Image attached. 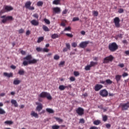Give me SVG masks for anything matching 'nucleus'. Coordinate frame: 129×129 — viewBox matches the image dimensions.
I'll return each instance as SVG.
<instances>
[{"label": "nucleus", "instance_id": "50", "mask_svg": "<svg viewBox=\"0 0 129 129\" xmlns=\"http://www.w3.org/2000/svg\"><path fill=\"white\" fill-rule=\"evenodd\" d=\"M66 46L67 47V48H68V50H71L70 43H66Z\"/></svg>", "mask_w": 129, "mask_h": 129}, {"label": "nucleus", "instance_id": "32", "mask_svg": "<svg viewBox=\"0 0 129 129\" xmlns=\"http://www.w3.org/2000/svg\"><path fill=\"white\" fill-rule=\"evenodd\" d=\"M94 124H95V125H98L99 124H100V120H95L93 122Z\"/></svg>", "mask_w": 129, "mask_h": 129}, {"label": "nucleus", "instance_id": "58", "mask_svg": "<svg viewBox=\"0 0 129 129\" xmlns=\"http://www.w3.org/2000/svg\"><path fill=\"white\" fill-rule=\"evenodd\" d=\"M118 66L119 67H120V68H123V67H124V64H123V63H119L118 64Z\"/></svg>", "mask_w": 129, "mask_h": 129}, {"label": "nucleus", "instance_id": "8", "mask_svg": "<svg viewBox=\"0 0 129 129\" xmlns=\"http://www.w3.org/2000/svg\"><path fill=\"white\" fill-rule=\"evenodd\" d=\"M113 22L115 24V26L116 28H119V27H120V24H119L120 22V20L119 19V18L115 17L113 19Z\"/></svg>", "mask_w": 129, "mask_h": 129}, {"label": "nucleus", "instance_id": "64", "mask_svg": "<svg viewBox=\"0 0 129 129\" xmlns=\"http://www.w3.org/2000/svg\"><path fill=\"white\" fill-rule=\"evenodd\" d=\"M90 129H98V127L95 126H93L90 127Z\"/></svg>", "mask_w": 129, "mask_h": 129}, {"label": "nucleus", "instance_id": "40", "mask_svg": "<svg viewBox=\"0 0 129 129\" xmlns=\"http://www.w3.org/2000/svg\"><path fill=\"white\" fill-rule=\"evenodd\" d=\"M53 58L54 60H59L60 59V56L58 55V54H55Z\"/></svg>", "mask_w": 129, "mask_h": 129}, {"label": "nucleus", "instance_id": "29", "mask_svg": "<svg viewBox=\"0 0 129 129\" xmlns=\"http://www.w3.org/2000/svg\"><path fill=\"white\" fill-rule=\"evenodd\" d=\"M106 84H108L110 85V84H112V81L110 80V79H107L105 81Z\"/></svg>", "mask_w": 129, "mask_h": 129}, {"label": "nucleus", "instance_id": "13", "mask_svg": "<svg viewBox=\"0 0 129 129\" xmlns=\"http://www.w3.org/2000/svg\"><path fill=\"white\" fill-rule=\"evenodd\" d=\"M102 87H103V86L102 85L96 84L95 86L94 90L95 91H99V90H100Z\"/></svg>", "mask_w": 129, "mask_h": 129}, {"label": "nucleus", "instance_id": "43", "mask_svg": "<svg viewBox=\"0 0 129 129\" xmlns=\"http://www.w3.org/2000/svg\"><path fill=\"white\" fill-rule=\"evenodd\" d=\"M6 113V111L4 109L0 108V114H5Z\"/></svg>", "mask_w": 129, "mask_h": 129}, {"label": "nucleus", "instance_id": "33", "mask_svg": "<svg viewBox=\"0 0 129 129\" xmlns=\"http://www.w3.org/2000/svg\"><path fill=\"white\" fill-rule=\"evenodd\" d=\"M43 21L45 22V24H47V25H50V24H51V22H50V20L48 19L44 18Z\"/></svg>", "mask_w": 129, "mask_h": 129}, {"label": "nucleus", "instance_id": "3", "mask_svg": "<svg viewBox=\"0 0 129 129\" xmlns=\"http://www.w3.org/2000/svg\"><path fill=\"white\" fill-rule=\"evenodd\" d=\"M38 97H40L41 98H45V97L48 99V100H52V96L50 93L47 92H42L38 95Z\"/></svg>", "mask_w": 129, "mask_h": 129}, {"label": "nucleus", "instance_id": "26", "mask_svg": "<svg viewBox=\"0 0 129 129\" xmlns=\"http://www.w3.org/2000/svg\"><path fill=\"white\" fill-rule=\"evenodd\" d=\"M59 89L61 91H63L65 90V89H66V86L60 85L59 86Z\"/></svg>", "mask_w": 129, "mask_h": 129}, {"label": "nucleus", "instance_id": "18", "mask_svg": "<svg viewBox=\"0 0 129 129\" xmlns=\"http://www.w3.org/2000/svg\"><path fill=\"white\" fill-rule=\"evenodd\" d=\"M11 103L12 104H14L15 107H18L19 106V105L18 104V102H17V101L16 100L12 99Z\"/></svg>", "mask_w": 129, "mask_h": 129}, {"label": "nucleus", "instance_id": "49", "mask_svg": "<svg viewBox=\"0 0 129 129\" xmlns=\"http://www.w3.org/2000/svg\"><path fill=\"white\" fill-rule=\"evenodd\" d=\"M23 33H25V30L23 29V28H21L19 30V34H23Z\"/></svg>", "mask_w": 129, "mask_h": 129}, {"label": "nucleus", "instance_id": "57", "mask_svg": "<svg viewBox=\"0 0 129 129\" xmlns=\"http://www.w3.org/2000/svg\"><path fill=\"white\" fill-rule=\"evenodd\" d=\"M124 11L122 9L120 8L118 10V12L119 14H122L123 13Z\"/></svg>", "mask_w": 129, "mask_h": 129}, {"label": "nucleus", "instance_id": "41", "mask_svg": "<svg viewBox=\"0 0 129 129\" xmlns=\"http://www.w3.org/2000/svg\"><path fill=\"white\" fill-rule=\"evenodd\" d=\"M43 4L44 3H43V2L42 1H39L38 2H37L38 7H42V6H43Z\"/></svg>", "mask_w": 129, "mask_h": 129}, {"label": "nucleus", "instance_id": "45", "mask_svg": "<svg viewBox=\"0 0 129 129\" xmlns=\"http://www.w3.org/2000/svg\"><path fill=\"white\" fill-rule=\"evenodd\" d=\"M5 123H6V124H13V123H14V122L12 121H6L5 122Z\"/></svg>", "mask_w": 129, "mask_h": 129}, {"label": "nucleus", "instance_id": "38", "mask_svg": "<svg viewBox=\"0 0 129 129\" xmlns=\"http://www.w3.org/2000/svg\"><path fill=\"white\" fill-rule=\"evenodd\" d=\"M51 127L52 129H59L60 128V126L58 125H53Z\"/></svg>", "mask_w": 129, "mask_h": 129}, {"label": "nucleus", "instance_id": "56", "mask_svg": "<svg viewBox=\"0 0 129 129\" xmlns=\"http://www.w3.org/2000/svg\"><path fill=\"white\" fill-rule=\"evenodd\" d=\"M68 12V10L66 9V10H64L62 11V15H66V14H67Z\"/></svg>", "mask_w": 129, "mask_h": 129}, {"label": "nucleus", "instance_id": "2", "mask_svg": "<svg viewBox=\"0 0 129 129\" xmlns=\"http://www.w3.org/2000/svg\"><path fill=\"white\" fill-rule=\"evenodd\" d=\"M1 19H3L2 22L3 24H6L7 22H12L14 21V18L13 16L4 15L1 17Z\"/></svg>", "mask_w": 129, "mask_h": 129}, {"label": "nucleus", "instance_id": "11", "mask_svg": "<svg viewBox=\"0 0 129 129\" xmlns=\"http://www.w3.org/2000/svg\"><path fill=\"white\" fill-rule=\"evenodd\" d=\"M36 105H38L36 107V109L37 111L40 112V111H41V110H42V109H43V105H42V103H39V102H36Z\"/></svg>", "mask_w": 129, "mask_h": 129}, {"label": "nucleus", "instance_id": "44", "mask_svg": "<svg viewBox=\"0 0 129 129\" xmlns=\"http://www.w3.org/2000/svg\"><path fill=\"white\" fill-rule=\"evenodd\" d=\"M107 116L106 115H105L104 116H103V119H102V120L103 121H107Z\"/></svg>", "mask_w": 129, "mask_h": 129}, {"label": "nucleus", "instance_id": "1", "mask_svg": "<svg viewBox=\"0 0 129 129\" xmlns=\"http://www.w3.org/2000/svg\"><path fill=\"white\" fill-rule=\"evenodd\" d=\"M117 49H118V45L116 42H112V43L109 44L108 49L110 52H115Z\"/></svg>", "mask_w": 129, "mask_h": 129}, {"label": "nucleus", "instance_id": "42", "mask_svg": "<svg viewBox=\"0 0 129 129\" xmlns=\"http://www.w3.org/2000/svg\"><path fill=\"white\" fill-rule=\"evenodd\" d=\"M91 68V67L90 66V64H89V65H87V66L85 67V70L86 71H88L90 70Z\"/></svg>", "mask_w": 129, "mask_h": 129}, {"label": "nucleus", "instance_id": "35", "mask_svg": "<svg viewBox=\"0 0 129 129\" xmlns=\"http://www.w3.org/2000/svg\"><path fill=\"white\" fill-rule=\"evenodd\" d=\"M123 36V34H119L116 36V39H118V38L119 39H122Z\"/></svg>", "mask_w": 129, "mask_h": 129}, {"label": "nucleus", "instance_id": "47", "mask_svg": "<svg viewBox=\"0 0 129 129\" xmlns=\"http://www.w3.org/2000/svg\"><path fill=\"white\" fill-rule=\"evenodd\" d=\"M66 35L67 36V37H69L70 38H73V34L66 33Z\"/></svg>", "mask_w": 129, "mask_h": 129}, {"label": "nucleus", "instance_id": "25", "mask_svg": "<svg viewBox=\"0 0 129 129\" xmlns=\"http://www.w3.org/2000/svg\"><path fill=\"white\" fill-rule=\"evenodd\" d=\"M42 29L45 32H49V31H50L49 28H48V27H47L46 25H43Z\"/></svg>", "mask_w": 129, "mask_h": 129}, {"label": "nucleus", "instance_id": "19", "mask_svg": "<svg viewBox=\"0 0 129 129\" xmlns=\"http://www.w3.org/2000/svg\"><path fill=\"white\" fill-rule=\"evenodd\" d=\"M53 5L58 6V5H61V0H54L52 2Z\"/></svg>", "mask_w": 129, "mask_h": 129}, {"label": "nucleus", "instance_id": "22", "mask_svg": "<svg viewBox=\"0 0 129 129\" xmlns=\"http://www.w3.org/2000/svg\"><path fill=\"white\" fill-rule=\"evenodd\" d=\"M5 10L7 11V12H10V11H13V10H14V8H13V7L11 6H6Z\"/></svg>", "mask_w": 129, "mask_h": 129}, {"label": "nucleus", "instance_id": "30", "mask_svg": "<svg viewBox=\"0 0 129 129\" xmlns=\"http://www.w3.org/2000/svg\"><path fill=\"white\" fill-rule=\"evenodd\" d=\"M54 118L56 120V121H58L59 123L63 122V119H62L59 117H55Z\"/></svg>", "mask_w": 129, "mask_h": 129}, {"label": "nucleus", "instance_id": "10", "mask_svg": "<svg viewBox=\"0 0 129 129\" xmlns=\"http://www.w3.org/2000/svg\"><path fill=\"white\" fill-rule=\"evenodd\" d=\"M100 95L103 97H105L108 95V92L105 89L102 90L100 91Z\"/></svg>", "mask_w": 129, "mask_h": 129}, {"label": "nucleus", "instance_id": "39", "mask_svg": "<svg viewBox=\"0 0 129 129\" xmlns=\"http://www.w3.org/2000/svg\"><path fill=\"white\" fill-rule=\"evenodd\" d=\"M32 17H33V18H35V19H36L37 20H38V19H39V14L35 13L34 14L32 15Z\"/></svg>", "mask_w": 129, "mask_h": 129}, {"label": "nucleus", "instance_id": "59", "mask_svg": "<svg viewBox=\"0 0 129 129\" xmlns=\"http://www.w3.org/2000/svg\"><path fill=\"white\" fill-rule=\"evenodd\" d=\"M122 77H126V76H128V74L127 73H123L122 75Z\"/></svg>", "mask_w": 129, "mask_h": 129}, {"label": "nucleus", "instance_id": "20", "mask_svg": "<svg viewBox=\"0 0 129 129\" xmlns=\"http://www.w3.org/2000/svg\"><path fill=\"white\" fill-rule=\"evenodd\" d=\"M32 55L30 54L24 57L23 59L24 60H27V61H31V59H32Z\"/></svg>", "mask_w": 129, "mask_h": 129}, {"label": "nucleus", "instance_id": "53", "mask_svg": "<svg viewBox=\"0 0 129 129\" xmlns=\"http://www.w3.org/2000/svg\"><path fill=\"white\" fill-rule=\"evenodd\" d=\"M77 21H79V18H78V17H74L73 19V22H76Z\"/></svg>", "mask_w": 129, "mask_h": 129}, {"label": "nucleus", "instance_id": "60", "mask_svg": "<svg viewBox=\"0 0 129 129\" xmlns=\"http://www.w3.org/2000/svg\"><path fill=\"white\" fill-rule=\"evenodd\" d=\"M70 81H75V78L74 77H71L70 78Z\"/></svg>", "mask_w": 129, "mask_h": 129}, {"label": "nucleus", "instance_id": "27", "mask_svg": "<svg viewBox=\"0 0 129 129\" xmlns=\"http://www.w3.org/2000/svg\"><path fill=\"white\" fill-rule=\"evenodd\" d=\"M46 110L48 113H54V110L52 109L47 108L46 109Z\"/></svg>", "mask_w": 129, "mask_h": 129}, {"label": "nucleus", "instance_id": "51", "mask_svg": "<svg viewBox=\"0 0 129 129\" xmlns=\"http://www.w3.org/2000/svg\"><path fill=\"white\" fill-rule=\"evenodd\" d=\"M72 47H74V48H76L77 47V43L76 42H73L72 43Z\"/></svg>", "mask_w": 129, "mask_h": 129}, {"label": "nucleus", "instance_id": "34", "mask_svg": "<svg viewBox=\"0 0 129 129\" xmlns=\"http://www.w3.org/2000/svg\"><path fill=\"white\" fill-rule=\"evenodd\" d=\"M18 74H19V75H24V74H25V71H24V70H19Z\"/></svg>", "mask_w": 129, "mask_h": 129}, {"label": "nucleus", "instance_id": "48", "mask_svg": "<svg viewBox=\"0 0 129 129\" xmlns=\"http://www.w3.org/2000/svg\"><path fill=\"white\" fill-rule=\"evenodd\" d=\"M36 50L37 52H42V51H43V48L41 47H37Z\"/></svg>", "mask_w": 129, "mask_h": 129}, {"label": "nucleus", "instance_id": "17", "mask_svg": "<svg viewBox=\"0 0 129 129\" xmlns=\"http://www.w3.org/2000/svg\"><path fill=\"white\" fill-rule=\"evenodd\" d=\"M31 5H32V2L31 1H27L26 2L25 7L26 9H28L31 7Z\"/></svg>", "mask_w": 129, "mask_h": 129}, {"label": "nucleus", "instance_id": "54", "mask_svg": "<svg viewBox=\"0 0 129 129\" xmlns=\"http://www.w3.org/2000/svg\"><path fill=\"white\" fill-rule=\"evenodd\" d=\"M105 126L106 128H110L111 125L110 123H106Z\"/></svg>", "mask_w": 129, "mask_h": 129}, {"label": "nucleus", "instance_id": "23", "mask_svg": "<svg viewBox=\"0 0 129 129\" xmlns=\"http://www.w3.org/2000/svg\"><path fill=\"white\" fill-rule=\"evenodd\" d=\"M20 83H21V80H14L13 82V84H14V85H19Z\"/></svg>", "mask_w": 129, "mask_h": 129}, {"label": "nucleus", "instance_id": "55", "mask_svg": "<svg viewBox=\"0 0 129 129\" xmlns=\"http://www.w3.org/2000/svg\"><path fill=\"white\" fill-rule=\"evenodd\" d=\"M42 51H43V52H45L46 53H48V52H49V50L48 49V48H44L43 49H42Z\"/></svg>", "mask_w": 129, "mask_h": 129}, {"label": "nucleus", "instance_id": "28", "mask_svg": "<svg viewBox=\"0 0 129 129\" xmlns=\"http://www.w3.org/2000/svg\"><path fill=\"white\" fill-rule=\"evenodd\" d=\"M51 38L52 39H57V38H59V35L54 33L51 35Z\"/></svg>", "mask_w": 129, "mask_h": 129}, {"label": "nucleus", "instance_id": "62", "mask_svg": "<svg viewBox=\"0 0 129 129\" xmlns=\"http://www.w3.org/2000/svg\"><path fill=\"white\" fill-rule=\"evenodd\" d=\"M21 54H22V55H26V51H24V50H21L20 51Z\"/></svg>", "mask_w": 129, "mask_h": 129}, {"label": "nucleus", "instance_id": "61", "mask_svg": "<svg viewBox=\"0 0 129 129\" xmlns=\"http://www.w3.org/2000/svg\"><path fill=\"white\" fill-rule=\"evenodd\" d=\"M60 26H61V27H65V26H66V24H65V23L62 22L60 24Z\"/></svg>", "mask_w": 129, "mask_h": 129}, {"label": "nucleus", "instance_id": "6", "mask_svg": "<svg viewBox=\"0 0 129 129\" xmlns=\"http://www.w3.org/2000/svg\"><path fill=\"white\" fill-rule=\"evenodd\" d=\"M119 107L121 108V110H127L129 108V102H127L126 103H120Z\"/></svg>", "mask_w": 129, "mask_h": 129}, {"label": "nucleus", "instance_id": "4", "mask_svg": "<svg viewBox=\"0 0 129 129\" xmlns=\"http://www.w3.org/2000/svg\"><path fill=\"white\" fill-rule=\"evenodd\" d=\"M38 61H39V60L36 59L35 58H33L32 60H29L28 61L27 60H24L23 62V65H24V66H28L29 64H36Z\"/></svg>", "mask_w": 129, "mask_h": 129}, {"label": "nucleus", "instance_id": "63", "mask_svg": "<svg viewBox=\"0 0 129 129\" xmlns=\"http://www.w3.org/2000/svg\"><path fill=\"white\" fill-rule=\"evenodd\" d=\"M10 67L12 69H13L14 70H15V69L17 68V67L14 65H11Z\"/></svg>", "mask_w": 129, "mask_h": 129}, {"label": "nucleus", "instance_id": "31", "mask_svg": "<svg viewBox=\"0 0 129 129\" xmlns=\"http://www.w3.org/2000/svg\"><path fill=\"white\" fill-rule=\"evenodd\" d=\"M43 41H44V37H40L38 38L37 43H41V42H43Z\"/></svg>", "mask_w": 129, "mask_h": 129}, {"label": "nucleus", "instance_id": "12", "mask_svg": "<svg viewBox=\"0 0 129 129\" xmlns=\"http://www.w3.org/2000/svg\"><path fill=\"white\" fill-rule=\"evenodd\" d=\"M53 13H54V14H60V13H61V8L59 7L53 8Z\"/></svg>", "mask_w": 129, "mask_h": 129}, {"label": "nucleus", "instance_id": "46", "mask_svg": "<svg viewBox=\"0 0 129 129\" xmlns=\"http://www.w3.org/2000/svg\"><path fill=\"white\" fill-rule=\"evenodd\" d=\"M74 75H75L76 77L79 76L80 75V74L79 73V72L75 71L74 72Z\"/></svg>", "mask_w": 129, "mask_h": 129}, {"label": "nucleus", "instance_id": "52", "mask_svg": "<svg viewBox=\"0 0 129 129\" xmlns=\"http://www.w3.org/2000/svg\"><path fill=\"white\" fill-rule=\"evenodd\" d=\"M85 123V120L84 119L82 118L80 119L79 123Z\"/></svg>", "mask_w": 129, "mask_h": 129}, {"label": "nucleus", "instance_id": "9", "mask_svg": "<svg viewBox=\"0 0 129 129\" xmlns=\"http://www.w3.org/2000/svg\"><path fill=\"white\" fill-rule=\"evenodd\" d=\"M90 43L89 41H83L81 42V44H79L80 48H82L83 49H85L87 47V45Z\"/></svg>", "mask_w": 129, "mask_h": 129}, {"label": "nucleus", "instance_id": "16", "mask_svg": "<svg viewBox=\"0 0 129 129\" xmlns=\"http://www.w3.org/2000/svg\"><path fill=\"white\" fill-rule=\"evenodd\" d=\"M31 116H34V117H35V118H39V115L38 113L35 112V111H32L31 113Z\"/></svg>", "mask_w": 129, "mask_h": 129}, {"label": "nucleus", "instance_id": "36", "mask_svg": "<svg viewBox=\"0 0 129 129\" xmlns=\"http://www.w3.org/2000/svg\"><path fill=\"white\" fill-rule=\"evenodd\" d=\"M92 13L94 17H97L98 16V12L97 11H93Z\"/></svg>", "mask_w": 129, "mask_h": 129}, {"label": "nucleus", "instance_id": "37", "mask_svg": "<svg viewBox=\"0 0 129 129\" xmlns=\"http://www.w3.org/2000/svg\"><path fill=\"white\" fill-rule=\"evenodd\" d=\"M67 31L69 32L71 31V27H70V26L66 27L63 30V32H66Z\"/></svg>", "mask_w": 129, "mask_h": 129}, {"label": "nucleus", "instance_id": "15", "mask_svg": "<svg viewBox=\"0 0 129 129\" xmlns=\"http://www.w3.org/2000/svg\"><path fill=\"white\" fill-rule=\"evenodd\" d=\"M30 23L33 26H39V21L35 19L32 20Z\"/></svg>", "mask_w": 129, "mask_h": 129}, {"label": "nucleus", "instance_id": "5", "mask_svg": "<svg viewBox=\"0 0 129 129\" xmlns=\"http://www.w3.org/2000/svg\"><path fill=\"white\" fill-rule=\"evenodd\" d=\"M114 57L112 55H110L104 58L103 63L105 64L106 63H109V62H112L113 61Z\"/></svg>", "mask_w": 129, "mask_h": 129}, {"label": "nucleus", "instance_id": "21", "mask_svg": "<svg viewBox=\"0 0 129 129\" xmlns=\"http://www.w3.org/2000/svg\"><path fill=\"white\" fill-rule=\"evenodd\" d=\"M4 75L5 76V77H13V73H11L10 74L8 73H4Z\"/></svg>", "mask_w": 129, "mask_h": 129}, {"label": "nucleus", "instance_id": "7", "mask_svg": "<svg viewBox=\"0 0 129 129\" xmlns=\"http://www.w3.org/2000/svg\"><path fill=\"white\" fill-rule=\"evenodd\" d=\"M76 111L80 116H82V115L84 114V109H83V108L78 107L76 110Z\"/></svg>", "mask_w": 129, "mask_h": 129}, {"label": "nucleus", "instance_id": "14", "mask_svg": "<svg viewBox=\"0 0 129 129\" xmlns=\"http://www.w3.org/2000/svg\"><path fill=\"white\" fill-rule=\"evenodd\" d=\"M121 77H122V76L120 75H117L115 76V79L117 84H118V82H119V81H120V80L121 79Z\"/></svg>", "mask_w": 129, "mask_h": 129}, {"label": "nucleus", "instance_id": "24", "mask_svg": "<svg viewBox=\"0 0 129 129\" xmlns=\"http://www.w3.org/2000/svg\"><path fill=\"white\" fill-rule=\"evenodd\" d=\"M98 63L97 62H94V61H91L90 63V66L91 67H94L97 65Z\"/></svg>", "mask_w": 129, "mask_h": 129}]
</instances>
